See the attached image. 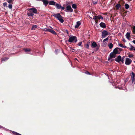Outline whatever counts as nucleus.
Wrapping results in <instances>:
<instances>
[{"label":"nucleus","mask_w":135,"mask_h":135,"mask_svg":"<svg viewBox=\"0 0 135 135\" xmlns=\"http://www.w3.org/2000/svg\"><path fill=\"white\" fill-rule=\"evenodd\" d=\"M48 31L51 32L54 35L56 34V32L54 30H52V29H49V30H48Z\"/></svg>","instance_id":"ddd939ff"},{"label":"nucleus","mask_w":135,"mask_h":135,"mask_svg":"<svg viewBox=\"0 0 135 135\" xmlns=\"http://www.w3.org/2000/svg\"><path fill=\"white\" fill-rule=\"evenodd\" d=\"M97 19H100V18H102V19H103L102 16H97Z\"/></svg>","instance_id":"bb28decb"},{"label":"nucleus","mask_w":135,"mask_h":135,"mask_svg":"<svg viewBox=\"0 0 135 135\" xmlns=\"http://www.w3.org/2000/svg\"><path fill=\"white\" fill-rule=\"evenodd\" d=\"M100 25L101 27L103 28H105L106 27L105 24L104 23H100Z\"/></svg>","instance_id":"9b49d317"},{"label":"nucleus","mask_w":135,"mask_h":135,"mask_svg":"<svg viewBox=\"0 0 135 135\" xmlns=\"http://www.w3.org/2000/svg\"><path fill=\"white\" fill-rule=\"evenodd\" d=\"M69 37L68 40V42H76L77 41L76 37V36L73 35L70 36L68 35Z\"/></svg>","instance_id":"f03ea898"},{"label":"nucleus","mask_w":135,"mask_h":135,"mask_svg":"<svg viewBox=\"0 0 135 135\" xmlns=\"http://www.w3.org/2000/svg\"><path fill=\"white\" fill-rule=\"evenodd\" d=\"M29 11L30 12H32L34 13H37V10L35 8H32L28 9Z\"/></svg>","instance_id":"20e7f679"},{"label":"nucleus","mask_w":135,"mask_h":135,"mask_svg":"<svg viewBox=\"0 0 135 135\" xmlns=\"http://www.w3.org/2000/svg\"><path fill=\"white\" fill-rule=\"evenodd\" d=\"M7 1L9 3H11L13 2V0H7Z\"/></svg>","instance_id":"a878e982"},{"label":"nucleus","mask_w":135,"mask_h":135,"mask_svg":"<svg viewBox=\"0 0 135 135\" xmlns=\"http://www.w3.org/2000/svg\"><path fill=\"white\" fill-rule=\"evenodd\" d=\"M124 6L126 9H128L129 7V5L127 4H126L124 5Z\"/></svg>","instance_id":"412c9836"},{"label":"nucleus","mask_w":135,"mask_h":135,"mask_svg":"<svg viewBox=\"0 0 135 135\" xmlns=\"http://www.w3.org/2000/svg\"><path fill=\"white\" fill-rule=\"evenodd\" d=\"M8 7L10 9H11L12 8V5L11 4H9L8 5Z\"/></svg>","instance_id":"c85d7f7f"},{"label":"nucleus","mask_w":135,"mask_h":135,"mask_svg":"<svg viewBox=\"0 0 135 135\" xmlns=\"http://www.w3.org/2000/svg\"><path fill=\"white\" fill-rule=\"evenodd\" d=\"M132 42H133L134 44H135V40L133 41H132Z\"/></svg>","instance_id":"49530a36"},{"label":"nucleus","mask_w":135,"mask_h":135,"mask_svg":"<svg viewBox=\"0 0 135 135\" xmlns=\"http://www.w3.org/2000/svg\"><path fill=\"white\" fill-rule=\"evenodd\" d=\"M132 62V60L128 58H127L126 59L125 64L126 65H130Z\"/></svg>","instance_id":"39448f33"},{"label":"nucleus","mask_w":135,"mask_h":135,"mask_svg":"<svg viewBox=\"0 0 135 135\" xmlns=\"http://www.w3.org/2000/svg\"><path fill=\"white\" fill-rule=\"evenodd\" d=\"M118 45L120 47H126V46H124L123 45L120 44H118Z\"/></svg>","instance_id":"a211bd4d"},{"label":"nucleus","mask_w":135,"mask_h":135,"mask_svg":"<svg viewBox=\"0 0 135 135\" xmlns=\"http://www.w3.org/2000/svg\"><path fill=\"white\" fill-rule=\"evenodd\" d=\"M97 46V45L96 43L94 42H93L91 43V46L93 48H94L95 47Z\"/></svg>","instance_id":"9d476101"},{"label":"nucleus","mask_w":135,"mask_h":135,"mask_svg":"<svg viewBox=\"0 0 135 135\" xmlns=\"http://www.w3.org/2000/svg\"><path fill=\"white\" fill-rule=\"evenodd\" d=\"M110 60V58H109L108 59V60Z\"/></svg>","instance_id":"09e8293b"},{"label":"nucleus","mask_w":135,"mask_h":135,"mask_svg":"<svg viewBox=\"0 0 135 135\" xmlns=\"http://www.w3.org/2000/svg\"><path fill=\"white\" fill-rule=\"evenodd\" d=\"M58 51V50H56V51H55V52L56 53H57V52Z\"/></svg>","instance_id":"a18cd8bd"},{"label":"nucleus","mask_w":135,"mask_h":135,"mask_svg":"<svg viewBox=\"0 0 135 135\" xmlns=\"http://www.w3.org/2000/svg\"><path fill=\"white\" fill-rule=\"evenodd\" d=\"M28 15L29 16H31L32 17L34 15L32 13H29L28 14Z\"/></svg>","instance_id":"c756f323"},{"label":"nucleus","mask_w":135,"mask_h":135,"mask_svg":"<svg viewBox=\"0 0 135 135\" xmlns=\"http://www.w3.org/2000/svg\"><path fill=\"white\" fill-rule=\"evenodd\" d=\"M37 1H42L44 5L45 6H46L49 3V2L47 0H37Z\"/></svg>","instance_id":"0eeeda50"},{"label":"nucleus","mask_w":135,"mask_h":135,"mask_svg":"<svg viewBox=\"0 0 135 135\" xmlns=\"http://www.w3.org/2000/svg\"><path fill=\"white\" fill-rule=\"evenodd\" d=\"M113 45L112 43H110L108 44V46L110 49H112L113 47Z\"/></svg>","instance_id":"6ab92c4d"},{"label":"nucleus","mask_w":135,"mask_h":135,"mask_svg":"<svg viewBox=\"0 0 135 135\" xmlns=\"http://www.w3.org/2000/svg\"><path fill=\"white\" fill-rule=\"evenodd\" d=\"M108 34V33L107 31L104 30L102 32V37L105 38Z\"/></svg>","instance_id":"423d86ee"},{"label":"nucleus","mask_w":135,"mask_h":135,"mask_svg":"<svg viewBox=\"0 0 135 135\" xmlns=\"http://www.w3.org/2000/svg\"><path fill=\"white\" fill-rule=\"evenodd\" d=\"M124 57L122 58L120 56H119L115 58V60L119 63H120V62L123 63L124 62Z\"/></svg>","instance_id":"7ed1b4c3"},{"label":"nucleus","mask_w":135,"mask_h":135,"mask_svg":"<svg viewBox=\"0 0 135 135\" xmlns=\"http://www.w3.org/2000/svg\"><path fill=\"white\" fill-rule=\"evenodd\" d=\"M134 74L133 72H132V79L133 80L134 79Z\"/></svg>","instance_id":"aec40b11"},{"label":"nucleus","mask_w":135,"mask_h":135,"mask_svg":"<svg viewBox=\"0 0 135 135\" xmlns=\"http://www.w3.org/2000/svg\"><path fill=\"white\" fill-rule=\"evenodd\" d=\"M8 59L7 58H5L3 59H2V61L3 60L5 61L6 60H7Z\"/></svg>","instance_id":"2f4dec72"},{"label":"nucleus","mask_w":135,"mask_h":135,"mask_svg":"<svg viewBox=\"0 0 135 135\" xmlns=\"http://www.w3.org/2000/svg\"><path fill=\"white\" fill-rule=\"evenodd\" d=\"M86 47H87V48H88L89 46V45L87 44H86Z\"/></svg>","instance_id":"ea45409f"},{"label":"nucleus","mask_w":135,"mask_h":135,"mask_svg":"<svg viewBox=\"0 0 135 135\" xmlns=\"http://www.w3.org/2000/svg\"><path fill=\"white\" fill-rule=\"evenodd\" d=\"M93 3L94 4H96L97 3V1H93Z\"/></svg>","instance_id":"58836bf2"},{"label":"nucleus","mask_w":135,"mask_h":135,"mask_svg":"<svg viewBox=\"0 0 135 135\" xmlns=\"http://www.w3.org/2000/svg\"><path fill=\"white\" fill-rule=\"evenodd\" d=\"M67 10L70 12H71L73 11V9L71 8V6L70 5L68 6L66 8Z\"/></svg>","instance_id":"6e6552de"},{"label":"nucleus","mask_w":135,"mask_h":135,"mask_svg":"<svg viewBox=\"0 0 135 135\" xmlns=\"http://www.w3.org/2000/svg\"><path fill=\"white\" fill-rule=\"evenodd\" d=\"M49 29V28H45L44 29V31L45 32L48 31V30Z\"/></svg>","instance_id":"c9c22d12"},{"label":"nucleus","mask_w":135,"mask_h":135,"mask_svg":"<svg viewBox=\"0 0 135 135\" xmlns=\"http://www.w3.org/2000/svg\"><path fill=\"white\" fill-rule=\"evenodd\" d=\"M123 41L124 42H126V41L125 40V39H124V38H123Z\"/></svg>","instance_id":"37998d69"},{"label":"nucleus","mask_w":135,"mask_h":135,"mask_svg":"<svg viewBox=\"0 0 135 135\" xmlns=\"http://www.w3.org/2000/svg\"><path fill=\"white\" fill-rule=\"evenodd\" d=\"M120 7V4H118L116 5V7L118 9H119Z\"/></svg>","instance_id":"4be33fe9"},{"label":"nucleus","mask_w":135,"mask_h":135,"mask_svg":"<svg viewBox=\"0 0 135 135\" xmlns=\"http://www.w3.org/2000/svg\"><path fill=\"white\" fill-rule=\"evenodd\" d=\"M126 37L128 40H129L130 38V33H129L127 32L126 35Z\"/></svg>","instance_id":"4468645a"},{"label":"nucleus","mask_w":135,"mask_h":135,"mask_svg":"<svg viewBox=\"0 0 135 135\" xmlns=\"http://www.w3.org/2000/svg\"><path fill=\"white\" fill-rule=\"evenodd\" d=\"M53 16L58 19L60 22L62 23L64 22V20L63 19V17L61 16L60 13H58L53 15Z\"/></svg>","instance_id":"f257e3e1"},{"label":"nucleus","mask_w":135,"mask_h":135,"mask_svg":"<svg viewBox=\"0 0 135 135\" xmlns=\"http://www.w3.org/2000/svg\"><path fill=\"white\" fill-rule=\"evenodd\" d=\"M130 48L129 49L131 50H134V47L131 44H130Z\"/></svg>","instance_id":"393cba45"},{"label":"nucleus","mask_w":135,"mask_h":135,"mask_svg":"<svg viewBox=\"0 0 135 135\" xmlns=\"http://www.w3.org/2000/svg\"><path fill=\"white\" fill-rule=\"evenodd\" d=\"M61 9H62L63 10H64L65 9V8L63 7H61Z\"/></svg>","instance_id":"79ce46f5"},{"label":"nucleus","mask_w":135,"mask_h":135,"mask_svg":"<svg viewBox=\"0 0 135 135\" xmlns=\"http://www.w3.org/2000/svg\"><path fill=\"white\" fill-rule=\"evenodd\" d=\"M93 18L94 20H97V16H95L93 17Z\"/></svg>","instance_id":"f704fd0d"},{"label":"nucleus","mask_w":135,"mask_h":135,"mask_svg":"<svg viewBox=\"0 0 135 135\" xmlns=\"http://www.w3.org/2000/svg\"><path fill=\"white\" fill-rule=\"evenodd\" d=\"M72 7L74 9H76L77 7L76 6L75 4H73L72 5Z\"/></svg>","instance_id":"5701e85b"},{"label":"nucleus","mask_w":135,"mask_h":135,"mask_svg":"<svg viewBox=\"0 0 135 135\" xmlns=\"http://www.w3.org/2000/svg\"><path fill=\"white\" fill-rule=\"evenodd\" d=\"M108 37L105 39H104L103 40V42H105V41H107L108 40Z\"/></svg>","instance_id":"473e14b6"},{"label":"nucleus","mask_w":135,"mask_h":135,"mask_svg":"<svg viewBox=\"0 0 135 135\" xmlns=\"http://www.w3.org/2000/svg\"><path fill=\"white\" fill-rule=\"evenodd\" d=\"M56 7L58 9H59L61 7V5L57 3L55 4Z\"/></svg>","instance_id":"dca6fc26"},{"label":"nucleus","mask_w":135,"mask_h":135,"mask_svg":"<svg viewBox=\"0 0 135 135\" xmlns=\"http://www.w3.org/2000/svg\"><path fill=\"white\" fill-rule=\"evenodd\" d=\"M118 48H116L115 49H114V50H113V52L114 53L116 54L118 53Z\"/></svg>","instance_id":"f3484780"},{"label":"nucleus","mask_w":135,"mask_h":135,"mask_svg":"<svg viewBox=\"0 0 135 135\" xmlns=\"http://www.w3.org/2000/svg\"><path fill=\"white\" fill-rule=\"evenodd\" d=\"M81 44L82 42H80L78 44V45L79 46H80L81 45Z\"/></svg>","instance_id":"e433bc0d"},{"label":"nucleus","mask_w":135,"mask_h":135,"mask_svg":"<svg viewBox=\"0 0 135 135\" xmlns=\"http://www.w3.org/2000/svg\"><path fill=\"white\" fill-rule=\"evenodd\" d=\"M37 27L36 25H33L32 28V30H35V28H36Z\"/></svg>","instance_id":"b1692460"},{"label":"nucleus","mask_w":135,"mask_h":135,"mask_svg":"<svg viewBox=\"0 0 135 135\" xmlns=\"http://www.w3.org/2000/svg\"><path fill=\"white\" fill-rule=\"evenodd\" d=\"M25 51L26 52H28L30 51V49H24Z\"/></svg>","instance_id":"cd10ccee"},{"label":"nucleus","mask_w":135,"mask_h":135,"mask_svg":"<svg viewBox=\"0 0 135 135\" xmlns=\"http://www.w3.org/2000/svg\"><path fill=\"white\" fill-rule=\"evenodd\" d=\"M7 4L6 2H4L3 3V5L4 7L6 6L7 5Z\"/></svg>","instance_id":"4c0bfd02"},{"label":"nucleus","mask_w":135,"mask_h":135,"mask_svg":"<svg viewBox=\"0 0 135 135\" xmlns=\"http://www.w3.org/2000/svg\"><path fill=\"white\" fill-rule=\"evenodd\" d=\"M133 32L134 34H135V26H134L133 28Z\"/></svg>","instance_id":"7c9ffc66"},{"label":"nucleus","mask_w":135,"mask_h":135,"mask_svg":"<svg viewBox=\"0 0 135 135\" xmlns=\"http://www.w3.org/2000/svg\"><path fill=\"white\" fill-rule=\"evenodd\" d=\"M134 50L135 51V47L134 49Z\"/></svg>","instance_id":"de8ad7c7"},{"label":"nucleus","mask_w":135,"mask_h":135,"mask_svg":"<svg viewBox=\"0 0 135 135\" xmlns=\"http://www.w3.org/2000/svg\"><path fill=\"white\" fill-rule=\"evenodd\" d=\"M85 73H86V74H90L87 71L85 72Z\"/></svg>","instance_id":"a19ab883"},{"label":"nucleus","mask_w":135,"mask_h":135,"mask_svg":"<svg viewBox=\"0 0 135 135\" xmlns=\"http://www.w3.org/2000/svg\"><path fill=\"white\" fill-rule=\"evenodd\" d=\"M81 24V23L79 21L77 22L75 26V27L76 28H77Z\"/></svg>","instance_id":"2eb2a0df"},{"label":"nucleus","mask_w":135,"mask_h":135,"mask_svg":"<svg viewBox=\"0 0 135 135\" xmlns=\"http://www.w3.org/2000/svg\"><path fill=\"white\" fill-rule=\"evenodd\" d=\"M65 31H66V32L67 33V34H68L69 32H68V31L67 30H66Z\"/></svg>","instance_id":"c03bdc74"},{"label":"nucleus","mask_w":135,"mask_h":135,"mask_svg":"<svg viewBox=\"0 0 135 135\" xmlns=\"http://www.w3.org/2000/svg\"><path fill=\"white\" fill-rule=\"evenodd\" d=\"M49 4L52 5H55L56 4V3L54 1H51L49 2Z\"/></svg>","instance_id":"f8f14e48"},{"label":"nucleus","mask_w":135,"mask_h":135,"mask_svg":"<svg viewBox=\"0 0 135 135\" xmlns=\"http://www.w3.org/2000/svg\"><path fill=\"white\" fill-rule=\"evenodd\" d=\"M133 56V55L132 54H129L128 55V57L130 58L132 57Z\"/></svg>","instance_id":"72a5a7b5"},{"label":"nucleus","mask_w":135,"mask_h":135,"mask_svg":"<svg viewBox=\"0 0 135 135\" xmlns=\"http://www.w3.org/2000/svg\"><path fill=\"white\" fill-rule=\"evenodd\" d=\"M110 58H115L116 56V54L113 52H111L110 55Z\"/></svg>","instance_id":"1a4fd4ad"},{"label":"nucleus","mask_w":135,"mask_h":135,"mask_svg":"<svg viewBox=\"0 0 135 135\" xmlns=\"http://www.w3.org/2000/svg\"><path fill=\"white\" fill-rule=\"evenodd\" d=\"M2 127L0 126V128H1Z\"/></svg>","instance_id":"8fccbe9b"}]
</instances>
